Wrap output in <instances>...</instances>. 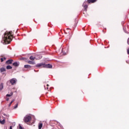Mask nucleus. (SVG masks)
I'll list each match as a JSON object with an SVG mask.
<instances>
[{"label": "nucleus", "instance_id": "nucleus-1", "mask_svg": "<svg viewBox=\"0 0 129 129\" xmlns=\"http://www.w3.org/2000/svg\"><path fill=\"white\" fill-rule=\"evenodd\" d=\"M13 34L12 31L6 32L2 38V43L4 44H10L12 42Z\"/></svg>", "mask_w": 129, "mask_h": 129}, {"label": "nucleus", "instance_id": "nucleus-2", "mask_svg": "<svg viewBox=\"0 0 129 129\" xmlns=\"http://www.w3.org/2000/svg\"><path fill=\"white\" fill-rule=\"evenodd\" d=\"M36 67H42V68H52V64L40 63L36 64Z\"/></svg>", "mask_w": 129, "mask_h": 129}, {"label": "nucleus", "instance_id": "nucleus-3", "mask_svg": "<svg viewBox=\"0 0 129 129\" xmlns=\"http://www.w3.org/2000/svg\"><path fill=\"white\" fill-rule=\"evenodd\" d=\"M31 120H32V117L28 115L25 116L23 119L24 122H30V121H31Z\"/></svg>", "mask_w": 129, "mask_h": 129}, {"label": "nucleus", "instance_id": "nucleus-4", "mask_svg": "<svg viewBox=\"0 0 129 129\" xmlns=\"http://www.w3.org/2000/svg\"><path fill=\"white\" fill-rule=\"evenodd\" d=\"M10 82L11 84V85H15L17 83V79L13 78L10 80Z\"/></svg>", "mask_w": 129, "mask_h": 129}, {"label": "nucleus", "instance_id": "nucleus-5", "mask_svg": "<svg viewBox=\"0 0 129 129\" xmlns=\"http://www.w3.org/2000/svg\"><path fill=\"white\" fill-rule=\"evenodd\" d=\"M86 4H87V1H85L83 4V6H84V8L86 11H87V8H88V6Z\"/></svg>", "mask_w": 129, "mask_h": 129}, {"label": "nucleus", "instance_id": "nucleus-6", "mask_svg": "<svg viewBox=\"0 0 129 129\" xmlns=\"http://www.w3.org/2000/svg\"><path fill=\"white\" fill-rule=\"evenodd\" d=\"M41 58H42V55L40 54L35 55V59H36V60H40V59H41Z\"/></svg>", "mask_w": 129, "mask_h": 129}, {"label": "nucleus", "instance_id": "nucleus-7", "mask_svg": "<svg viewBox=\"0 0 129 129\" xmlns=\"http://www.w3.org/2000/svg\"><path fill=\"white\" fill-rule=\"evenodd\" d=\"M96 1L97 0H87V3H88V4H93V3H95Z\"/></svg>", "mask_w": 129, "mask_h": 129}, {"label": "nucleus", "instance_id": "nucleus-8", "mask_svg": "<svg viewBox=\"0 0 129 129\" xmlns=\"http://www.w3.org/2000/svg\"><path fill=\"white\" fill-rule=\"evenodd\" d=\"M13 66H15V67H18L19 65H20V63H18V62H15L13 63Z\"/></svg>", "mask_w": 129, "mask_h": 129}, {"label": "nucleus", "instance_id": "nucleus-9", "mask_svg": "<svg viewBox=\"0 0 129 129\" xmlns=\"http://www.w3.org/2000/svg\"><path fill=\"white\" fill-rule=\"evenodd\" d=\"M13 60L12 59H9L6 61V64H12L13 63Z\"/></svg>", "mask_w": 129, "mask_h": 129}, {"label": "nucleus", "instance_id": "nucleus-10", "mask_svg": "<svg viewBox=\"0 0 129 129\" xmlns=\"http://www.w3.org/2000/svg\"><path fill=\"white\" fill-rule=\"evenodd\" d=\"M43 127V123H39L38 124V129H41Z\"/></svg>", "mask_w": 129, "mask_h": 129}, {"label": "nucleus", "instance_id": "nucleus-11", "mask_svg": "<svg viewBox=\"0 0 129 129\" xmlns=\"http://www.w3.org/2000/svg\"><path fill=\"white\" fill-rule=\"evenodd\" d=\"M5 122H6V120L5 119L2 120L0 119V123H1V124H5Z\"/></svg>", "mask_w": 129, "mask_h": 129}, {"label": "nucleus", "instance_id": "nucleus-12", "mask_svg": "<svg viewBox=\"0 0 129 129\" xmlns=\"http://www.w3.org/2000/svg\"><path fill=\"white\" fill-rule=\"evenodd\" d=\"M28 63L29 64H35V61H33V60H29L28 61Z\"/></svg>", "mask_w": 129, "mask_h": 129}, {"label": "nucleus", "instance_id": "nucleus-13", "mask_svg": "<svg viewBox=\"0 0 129 129\" xmlns=\"http://www.w3.org/2000/svg\"><path fill=\"white\" fill-rule=\"evenodd\" d=\"M6 69H7L8 70H10V69H13V67H12V66L9 65V66H7Z\"/></svg>", "mask_w": 129, "mask_h": 129}, {"label": "nucleus", "instance_id": "nucleus-14", "mask_svg": "<svg viewBox=\"0 0 129 129\" xmlns=\"http://www.w3.org/2000/svg\"><path fill=\"white\" fill-rule=\"evenodd\" d=\"M4 88V84L2 83L0 84V91L1 90H3V89Z\"/></svg>", "mask_w": 129, "mask_h": 129}, {"label": "nucleus", "instance_id": "nucleus-15", "mask_svg": "<svg viewBox=\"0 0 129 129\" xmlns=\"http://www.w3.org/2000/svg\"><path fill=\"white\" fill-rule=\"evenodd\" d=\"M13 92H11L10 93V94H7L6 96H7V97H11V96H12V95H13Z\"/></svg>", "mask_w": 129, "mask_h": 129}, {"label": "nucleus", "instance_id": "nucleus-16", "mask_svg": "<svg viewBox=\"0 0 129 129\" xmlns=\"http://www.w3.org/2000/svg\"><path fill=\"white\" fill-rule=\"evenodd\" d=\"M29 59L30 60H35V59H36V56H31L29 58Z\"/></svg>", "mask_w": 129, "mask_h": 129}, {"label": "nucleus", "instance_id": "nucleus-17", "mask_svg": "<svg viewBox=\"0 0 129 129\" xmlns=\"http://www.w3.org/2000/svg\"><path fill=\"white\" fill-rule=\"evenodd\" d=\"M1 72H4V71H6V69L4 68H2L0 69Z\"/></svg>", "mask_w": 129, "mask_h": 129}, {"label": "nucleus", "instance_id": "nucleus-18", "mask_svg": "<svg viewBox=\"0 0 129 129\" xmlns=\"http://www.w3.org/2000/svg\"><path fill=\"white\" fill-rule=\"evenodd\" d=\"M24 68H31V66L29 64H26L24 66Z\"/></svg>", "mask_w": 129, "mask_h": 129}, {"label": "nucleus", "instance_id": "nucleus-19", "mask_svg": "<svg viewBox=\"0 0 129 129\" xmlns=\"http://www.w3.org/2000/svg\"><path fill=\"white\" fill-rule=\"evenodd\" d=\"M19 129H24V128L21 126V124H19Z\"/></svg>", "mask_w": 129, "mask_h": 129}, {"label": "nucleus", "instance_id": "nucleus-20", "mask_svg": "<svg viewBox=\"0 0 129 129\" xmlns=\"http://www.w3.org/2000/svg\"><path fill=\"white\" fill-rule=\"evenodd\" d=\"M18 104L17 103V104L14 106V109L17 108H18Z\"/></svg>", "mask_w": 129, "mask_h": 129}, {"label": "nucleus", "instance_id": "nucleus-21", "mask_svg": "<svg viewBox=\"0 0 129 129\" xmlns=\"http://www.w3.org/2000/svg\"><path fill=\"white\" fill-rule=\"evenodd\" d=\"M26 59V58L25 57H21L20 58V60H25Z\"/></svg>", "mask_w": 129, "mask_h": 129}, {"label": "nucleus", "instance_id": "nucleus-22", "mask_svg": "<svg viewBox=\"0 0 129 129\" xmlns=\"http://www.w3.org/2000/svg\"><path fill=\"white\" fill-rule=\"evenodd\" d=\"M1 62H4V58H1Z\"/></svg>", "mask_w": 129, "mask_h": 129}, {"label": "nucleus", "instance_id": "nucleus-23", "mask_svg": "<svg viewBox=\"0 0 129 129\" xmlns=\"http://www.w3.org/2000/svg\"><path fill=\"white\" fill-rule=\"evenodd\" d=\"M55 123L56 124H58H58H60V123H58V122H57V121H55Z\"/></svg>", "mask_w": 129, "mask_h": 129}, {"label": "nucleus", "instance_id": "nucleus-24", "mask_svg": "<svg viewBox=\"0 0 129 129\" xmlns=\"http://www.w3.org/2000/svg\"><path fill=\"white\" fill-rule=\"evenodd\" d=\"M12 102H11L10 103V104H9V106H11V105H12Z\"/></svg>", "mask_w": 129, "mask_h": 129}, {"label": "nucleus", "instance_id": "nucleus-25", "mask_svg": "<svg viewBox=\"0 0 129 129\" xmlns=\"http://www.w3.org/2000/svg\"><path fill=\"white\" fill-rule=\"evenodd\" d=\"M6 100H7V101H9V98H7L6 99Z\"/></svg>", "mask_w": 129, "mask_h": 129}, {"label": "nucleus", "instance_id": "nucleus-26", "mask_svg": "<svg viewBox=\"0 0 129 129\" xmlns=\"http://www.w3.org/2000/svg\"><path fill=\"white\" fill-rule=\"evenodd\" d=\"M14 101H15V99L12 100V101L11 102H12V103H13V102H14Z\"/></svg>", "mask_w": 129, "mask_h": 129}, {"label": "nucleus", "instance_id": "nucleus-27", "mask_svg": "<svg viewBox=\"0 0 129 129\" xmlns=\"http://www.w3.org/2000/svg\"><path fill=\"white\" fill-rule=\"evenodd\" d=\"M14 101H15V99L12 100V101L11 102H12V103H13V102H14Z\"/></svg>", "mask_w": 129, "mask_h": 129}, {"label": "nucleus", "instance_id": "nucleus-28", "mask_svg": "<svg viewBox=\"0 0 129 129\" xmlns=\"http://www.w3.org/2000/svg\"><path fill=\"white\" fill-rule=\"evenodd\" d=\"M123 30H124V31L125 32V33H127V32H126V31H125V30H124V28H123Z\"/></svg>", "mask_w": 129, "mask_h": 129}, {"label": "nucleus", "instance_id": "nucleus-29", "mask_svg": "<svg viewBox=\"0 0 129 129\" xmlns=\"http://www.w3.org/2000/svg\"><path fill=\"white\" fill-rule=\"evenodd\" d=\"M4 115H5V116H8V115H7L6 114H4Z\"/></svg>", "mask_w": 129, "mask_h": 129}, {"label": "nucleus", "instance_id": "nucleus-30", "mask_svg": "<svg viewBox=\"0 0 129 129\" xmlns=\"http://www.w3.org/2000/svg\"><path fill=\"white\" fill-rule=\"evenodd\" d=\"M10 129H13V127H12V126H11L10 127Z\"/></svg>", "mask_w": 129, "mask_h": 129}, {"label": "nucleus", "instance_id": "nucleus-31", "mask_svg": "<svg viewBox=\"0 0 129 129\" xmlns=\"http://www.w3.org/2000/svg\"><path fill=\"white\" fill-rule=\"evenodd\" d=\"M4 60H6V57H3V60H4Z\"/></svg>", "mask_w": 129, "mask_h": 129}, {"label": "nucleus", "instance_id": "nucleus-32", "mask_svg": "<svg viewBox=\"0 0 129 129\" xmlns=\"http://www.w3.org/2000/svg\"><path fill=\"white\" fill-rule=\"evenodd\" d=\"M77 25V24H75V27H76Z\"/></svg>", "mask_w": 129, "mask_h": 129}, {"label": "nucleus", "instance_id": "nucleus-33", "mask_svg": "<svg viewBox=\"0 0 129 129\" xmlns=\"http://www.w3.org/2000/svg\"><path fill=\"white\" fill-rule=\"evenodd\" d=\"M47 86H49V85H48V84H47Z\"/></svg>", "mask_w": 129, "mask_h": 129}]
</instances>
